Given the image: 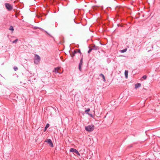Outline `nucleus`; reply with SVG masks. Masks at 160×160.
I'll return each mask as SVG.
<instances>
[{"mask_svg": "<svg viewBox=\"0 0 160 160\" xmlns=\"http://www.w3.org/2000/svg\"><path fill=\"white\" fill-rule=\"evenodd\" d=\"M94 128L95 126L93 124L88 125L85 127V130L89 132L92 131L94 130Z\"/></svg>", "mask_w": 160, "mask_h": 160, "instance_id": "1", "label": "nucleus"}, {"mask_svg": "<svg viewBox=\"0 0 160 160\" xmlns=\"http://www.w3.org/2000/svg\"><path fill=\"white\" fill-rule=\"evenodd\" d=\"M40 57L38 54H35L34 58V62L35 64H38L40 60Z\"/></svg>", "mask_w": 160, "mask_h": 160, "instance_id": "2", "label": "nucleus"}, {"mask_svg": "<svg viewBox=\"0 0 160 160\" xmlns=\"http://www.w3.org/2000/svg\"><path fill=\"white\" fill-rule=\"evenodd\" d=\"M5 6L6 8L8 10V11H11L13 9V7L10 3H5Z\"/></svg>", "mask_w": 160, "mask_h": 160, "instance_id": "3", "label": "nucleus"}, {"mask_svg": "<svg viewBox=\"0 0 160 160\" xmlns=\"http://www.w3.org/2000/svg\"><path fill=\"white\" fill-rule=\"evenodd\" d=\"M83 56H81V58L78 65V69L80 71H82V66L83 63Z\"/></svg>", "mask_w": 160, "mask_h": 160, "instance_id": "4", "label": "nucleus"}, {"mask_svg": "<svg viewBox=\"0 0 160 160\" xmlns=\"http://www.w3.org/2000/svg\"><path fill=\"white\" fill-rule=\"evenodd\" d=\"M44 142H47L49 144V145L51 147H53L54 146L53 143L50 139H47Z\"/></svg>", "mask_w": 160, "mask_h": 160, "instance_id": "5", "label": "nucleus"}, {"mask_svg": "<svg viewBox=\"0 0 160 160\" xmlns=\"http://www.w3.org/2000/svg\"><path fill=\"white\" fill-rule=\"evenodd\" d=\"M70 151L71 152H74L78 155L79 156H80V153L78 152V151L76 149L73 148H71L70 150Z\"/></svg>", "mask_w": 160, "mask_h": 160, "instance_id": "6", "label": "nucleus"}, {"mask_svg": "<svg viewBox=\"0 0 160 160\" xmlns=\"http://www.w3.org/2000/svg\"><path fill=\"white\" fill-rule=\"evenodd\" d=\"M90 111V109L89 108H88L87 110H86L85 112V113L88 115L90 116L91 117L93 118V116L92 114L89 113V112Z\"/></svg>", "mask_w": 160, "mask_h": 160, "instance_id": "7", "label": "nucleus"}, {"mask_svg": "<svg viewBox=\"0 0 160 160\" xmlns=\"http://www.w3.org/2000/svg\"><path fill=\"white\" fill-rule=\"evenodd\" d=\"M91 48L92 50H98L99 49L98 47L96 46L95 44H93L91 46Z\"/></svg>", "mask_w": 160, "mask_h": 160, "instance_id": "8", "label": "nucleus"}, {"mask_svg": "<svg viewBox=\"0 0 160 160\" xmlns=\"http://www.w3.org/2000/svg\"><path fill=\"white\" fill-rule=\"evenodd\" d=\"M60 69V67H58L56 68H55L54 69V70H53V72H55L56 73H60V72L58 70L59 69Z\"/></svg>", "mask_w": 160, "mask_h": 160, "instance_id": "9", "label": "nucleus"}, {"mask_svg": "<svg viewBox=\"0 0 160 160\" xmlns=\"http://www.w3.org/2000/svg\"><path fill=\"white\" fill-rule=\"evenodd\" d=\"M135 88L137 89L141 86V84L139 83H138L135 84Z\"/></svg>", "mask_w": 160, "mask_h": 160, "instance_id": "10", "label": "nucleus"}, {"mask_svg": "<svg viewBox=\"0 0 160 160\" xmlns=\"http://www.w3.org/2000/svg\"><path fill=\"white\" fill-rule=\"evenodd\" d=\"M99 76L100 77H102L104 82H105L106 81V79H105V77L104 76V75L103 74H102V73H101L100 74Z\"/></svg>", "mask_w": 160, "mask_h": 160, "instance_id": "11", "label": "nucleus"}, {"mask_svg": "<svg viewBox=\"0 0 160 160\" xmlns=\"http://www.w3.org/2000/svg\"><path fill=\"white\" fill-rule=\"evenodd\" d=\"M128 70H125L124 72V74L125 76V77L127 78L128 77Z\"/></svg>", "mask_w": 160, "mask_h": 160, "instance_id": "12", "label": "nucleus"}, {"mask_svg": "<svg viewBox=\"0 0 160 160\" xmlns=\"http://www.w3.org/2000/svg\"><path fill=\"white\" fill-rule=\"evenodd\" d=\"M49 126L50 125L49 123H47L46 124L44 129V131H45L47 130L48 128L49 127Z\"/></svg>", "mask_w": 160, "mask_h": 160, "instance_id": "13", "label": "nucleus"}, {"mask_svg": "<svg viewBox=\"0 0 160 160\" xmlns=\"http://www.w3.org/2000/svg\"><path fill=\"white\" fill-rule=\"evenodd\" d=\"M9 30L10 31H11L12 32L14 30L13 27L12 26H10L9 28Z\"/></svg>", "mask_w": 160, "mask_h": 160, "instance_id": "14", "label": "nucleus"}, {"mask_svg": "<svg viewBox=\"0 0 160 160\" xmlns=\"http://www.w3.org/2000/svg\"><path fill=\"white\" fill-rule=\"evenodd\" d=\"M70 55L71 56L72 58H73V57L75 56V54L73 52H70Z\"/></svg>", "mask_w": 160, "mask_h": 160, "instance_id": "15", "label": "nucleus"}, {"mask_svg": "<svg viewBox=\"0 0 160 160\" xmlns=\"http://www.w3.org/2000/svg\"><path fill=\"white\" fill-rule=\"evenodd\" d=\"M127 49V48H126L120 51V52L122 53H124L126 52Z\"/></svg>", "mask_w": 160, "mask_h": 160, "instance_id": "16", "label": "nucleus"}, {"mask_svg": "<svg viewBox=\"0 0 160 160\" xmlns=\"http://www.w3.org/2000/svg\"><path fill=\"white\" fill-rule=\"evenodd\" d=\"M88 48H89V49L88 50V53H89L92 50V49L90 46L88 47Z\"/></svg>", "mask_w": 160, "mask_h": 160, "instance_id": "17", "label": "nucleus"}, {"mask_svg": "<svg viewBox=\"0 0 160 160\" xmlns=\"http://www.w3.org/2000/svg\"><path fill=\"white\" fill-rule=\"evenodd\" d=\"M33 28L34 29H37L38 28V29H40V30H41L42 31V30H43L41 28H39V27H34Z\"/></svg>", "mask_w": 160, "mask_h": 160, "instance_id": "18", "label": "nucleus"}, {"mask_svg": "<svg viewBox=\"0 0 160 160\" xmlns=\"http://www.w3.org/2000/svg\"><path fill=\"white\" fill-rule=\"evenodd\" d=\"M18 38L16 39L15 40L13 41V42H12V43H16L17 41H18Z\"/></svg>", "mask_w": 160, "mask_h": 160, "instance_id": "19", "label": "nucleus"}, {"mask_svg": "<svg viewBox=\"0 0 160 160\" xmlns=\"http://www.w3.org/2000/svg\"><path fill=\"white\" fill-rule=\"evenodd\" d=\"M147 76L146 75H144L142 77V78H143L144 79H145V80L146 79H147Z\"/></svg>", "mask_w": 160, "mask_h": 160, "instance_id": "20", "label": "nucleus"}, {"mask_svg": "<svg viewBox=\"0 0 160 160\" xmlns=\"http://www.w3.org/2000/svg\"><path fill=\"white\" fill-rule=\"evenodd\" d=\"M43 31H44V32H45L46 33H47L50 37H52V38H53V37L52 36H51L50 34L49 33H48L47 32L44 30Z\"/></svg>", "mask_w": 160, "mask_h": 160, "instance_id": "21", "label": "nucleus"}, {"mask_svg": "<svg viewBox=\"0 0 160 160\" xmlns=\"http://www.w3.org/2000/svg\"><path fill=\"white\" fill-rule=\"evenodd\" d=\"M13 69L15 71H16L18 69V68L17 67L15 66L13 67Z\"/></svg>", "mask_w": 160, "mask_h": 160, "instance_id": "22", "label": "nucleus"}, {"mask_svg": "<svg viewBox=\"0 0 160 160\" xmlns=\"http://www.w3.org/2000/svg\"><path fill=\"white\" fill-rule=\"evenodd\" d=\"M77 53H81V51H80V49H77Z\"/></svg>", "mask_w": 160, "mask_h": 160, "instance_id": "23", "label": "nucleus"}, {"mask_svg": "<svg viewBox=\"0 0 160 160\" xmlns=\"http://www.w3.org/2000/svg\"><path fill=\"white\" fill-rule=\"evenodd\" d=\"M77 49H75L74 50L73 52H74L75 54L77 53Z\"/></svg>", "mask_w": 160, "mask_h": 160, "instance_id": "24", "label": "nucleus"}, {"mask_svg": "<svg viewBox=\"0 0 160 160\" xmlns=\"http://www.w3.org/2000/svg\"><path fill=\"white\" fill-rule=\"evenodd\" d=\"M128 148H130L132 147V145H130L128 146Z\"/></svg>", "mask_w": 160, "mask_h": 160, "instance_id": "25", "label": "nucleus"}, {"mask_svg": "<svg viewBox=\"0 0 160 160\" xmlns=\"http://www.w3.org/2000/svg\"><path fill=\"white\" fill-rule=\"evenodd\" d=\"M73 21L75 23H76V22H75V19L74 18H73Z\"/></svg>", "mask_w": 160, "mask_h": 160, "instance_id": "26", "label": "nucleus"}, {"mask_svg": "<svg viewBox=\"0 0 160 160\" xmlns=\"http://www.w3.org/2000/svg\"><path fill=\"white\" fill-rule=\"evenodd\" d=\"M80 54L81 58V56H83L82 54V53L81 52V53H80Z\"/></svg>", "mask_w": 160, "mask_h": 160, "instance_id": "27", "label": "nucleus"}, {"mask_svg": "<svg viewBox=\"0 0 160 160\" xmlns=\"http://www.w3.org/2000/svg\"><path fill=\"white\" fill-rule=\"evenodd\" d=\"M100 43L101 45H104V44H102V43H101V42H100Z\"/></svg>", "mask_w": 160, "mask_h": 160, "instance_id": "28", "label": "nucleus"}, {"mask_svg": "<svg viewBox=\"0 0 160 160\" xmlns=\"http://www.w3.org/2000/svg\"><path fill=\"white\" fill-rule=\"evenodd\" d=\"M106 116H105L104 117V118H105L106 117Z\"/></svg>", "mask_w": 160, "mask_h": 160, "instance_id": "29", "label": "nucleus"}, {"mask_svg": "<svg viewBox=\"0 0 160 160\" xmlns=\"http://www.w3.org/2000/svg\"><path fill=\"white\" fill-rule=\"evenodd\" d=\"M150 46H151V47H152V45L151 44Z\"/></svg>", "mask_w": 160, "mask_h": 160, "instance_id": "30", "label": "nucleus"}]
</instances>
